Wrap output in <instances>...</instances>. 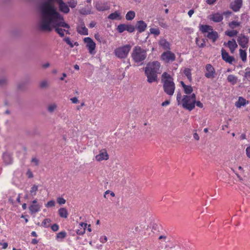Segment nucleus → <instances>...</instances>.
I'll return each mask as SVG.
<instances>
[{
  "mask_svg": "<svg viewBox=\"0 0 250 250\" xmlns=\"http://www.w3.org/2000/svg\"><path fill=\"white\" fill-rule=\"evenodd\" d=\"M70 100L73 104H77L78 102V100L76 97L71 98Z\"/></svg>",
  "mask_w": 250,
  "mask_h": 250,
  "instance_id": "56",
  "label": "nucleus"
},
{
  "mask_svg": "<svg viewBox=\"0 0 250 250\" xmlns=\"http://www.w3.org/2000/svg\"><path fill=\"white\" fill-rule=\"evenodd\" d=\"M223 14L226 16H229L231 14V12L230 11H226L224 12Z\"/></svg>",
  "mask_w": 250,
  "mask_h": 250,
  "instance_id": "64",
  "label": "nucleus"
},
{
  "mask_svg": "<svg viewBox=\"0 0 250 250\" xmlns=\"http://www.w3.org/2000/svg\"><path fill=\"white\" fill-rule=\"evenodd\" d=\"M63 41H65L71 47H74V45L71 42L70 38L69 37L65 38L63 39Z\"/></svg>",
  "mask_w": 250,
  "mask_h": 250,
  "instance_id": "46",
  "label": "nucleus"
},
{
  "mask_svg": "<svg viewBox=\"0 0 250 250\" xmlns=\"http://www.w3.org/2000/svg\"><path fill=\"white\" fill-rule=\"evenodd\" d=\"M208 18L210 20L212 21L215 22H220L223 19L222 14L219 13H216L215 14L210 15L208 17Z\"/></svg>",
  "mask_w": 250,
  "mask_h": 250,
  "instance_id": "17",
  "label": "nucleus"
},
{
  "mask_svg": "<svg viewBox=\"0 0 250 250\" xmlns=\"http://www.w3.org/2000/svg\"><path fill=\"white\" fill-rule=\"evenodd\" d=\"M131 48L130 44L119 47L114 50L115 55L119 59H125L127 57Z\"/></svg>",
  "mask_w": 250,
  "mask_h": 250,
  "instance_id": "8",
  "label": "nucleus"
},
{
  "mask_svg": "<svg viewBox=\"0 0 250 250\" xmlns=\"http://www.w3.org/2000/svg\"><path fill=\"white\" fill-rule=\"evenodd\" d=\"M194 12V11L193 9L190 10L188 12V15L189 16V17H191L192 16V15L193 14Z\"/></svg>",
  "mask_w": 250,
  "mask_h": 250,
  "instance_id": "61",
  "label": "nucleus"
},
{
  "mask_svg": "<svg viewBox=\"0 0 250 250\" xmlns=\"http://www.w3.org/2000/svg\"><path fill=\"white\" fill-rule=\"evenodd\" d=\"M159 24L160 26L164 28H167L168 26L167 25V23L163 21H160L159 22Z\"/></svg>",
  "mask_w": 250,
  "mask_h": 250,
  "instance_id": "50",
  "label": "nucleus"
},
{
  "mask_svg": "<svg viewBox=\"0 0 250 250\" xmlns=\"http://www.w3.org/2000/svg\"><path fill=\"white\" fill-rule=\"evenodd\" d=\"M247 104H248V101H247L243 97H239L238 101L235 103V105L237 107L240 108L242 106L245 105Z\"/></svg>",
  "mask_w": 250,
  "mask_h": 250,
  "instance_id": "25",
  "label": "nucleus"
},
{
  "mask_svg": "<svg viewBox=\"0 0 250 250\" xmlns=\"http://www.w3.org/2000/svg\"><path fill=\"white\" fill-rule=\"evenodd\" d=\"M203 42L202 43H201L200 42V41H199V38H197L196 39V44L199 47H201V48H202V47H204L205 46V40H203Z\"/></svg>",
  "mask_w": 250,
  "mask_h": 250,
  "instance_id": "44",
  "label": "nucleus"
},
{
  "mask_svg": "<svg viewBox=\"0 0 250 250\" xmlns=\"http://www.w3.org/2000/svg\"><path fill=\"white\" fill-rule=\"evenodd\" d=\"M87 224L84 223H81L79 224V229L76 231L78 235H83L85 232V229Z\"/></svg>",
  "mask_w": 250,
  "mask_h": 250,
  "instance_id": "22",
  "label": "nucleus"
},
{
  "mask_svg": "<svg viewBox=\"0 0 250 250\" xmlns=\"http://www.w3.org/2000/svg\"><path fill=\"white\" fill-rule=\"evenodd\" d=\"M150 33L157 36L160 34V31L158 28H151L150 29Z\"/></svg>",
  "mask_w": 250,
  "mask_h": 250,
  "instance_id": "39",
  "label": "nucleus"
},
{
  "mask_svg": "<svg viewBox=\"0 0 250 250\" xmlns=\"http://www.w3.org/2000/svg\"><path fill=\"white\" fill-rule=\"evenodd\" d=\"M42 11V16H40L39 23V26L41 30L50 32L54 29L61 37L64 36V32L69 34L68 30L61 28L69 29L70 26L64 21L63 16L58 11H56L53 7L47 5L43 6Z\"/></svg>",
  "mask_w": 250,
  "mask_h": 250,
  "instance_id": "1",
  "label": "nucleus"
},
{
  "mask_svg": "<svg viewBox=\"0 0 250 250\" xmlns=\"http://www.w3.org/2000/svg\"><path fill=\"white\" fill-rule=\"evenodd\" d=\"M205 76L208 79H213L215 77V70L210 64H207L205 67Z\"/></svg>",
  "mask_w": 250,
  "mask_h": 250,
  "instance_id": "10",
  "label": "nucleus"
},
{
  "mask_svg": "<svg viewBox=\"0 0 250 250\" xmlns=\"http://www.w3.org/2000/svg\"><path fill=\"white\" fill-rule=\"evenodd\" d=\"M41 206L39 204L31 205L29 209L32 214H34L40 210Z\"/></svg>",
  "mask_w": 250,
  "mask_h": 250,
  "instance_id": "24",
  "label": "nucleus"
},
{
  "mask_svg": "<svg viewBox=\"0 0 250 250\" xmlns=\"http://www.w3.org/2000/svg\"><path fill=\"white\" fill-rule=\"evenodd\" d=\"M195 104H196V105L200 108H202L203 107V104L200 102V101H196V102H195Z\"/></svg>",
  "mask_w": 250,
  "mask_h": 250,
  "instance_id": "55",
  "label": "nucleus"
},
{
  "mask_svg": "<svg viewBox=\"0 0 250 250\" xmlns=\"http://www.w3.org/2000/svg\"><path fill=\"white\" fill-rule=\"evenodd\" d=\"M59 214L61 217L66 218L68 216V212L64 208H60L58 210Z\"/></svg>",
  "mask_w": 250,
  "mask_h": 250,
  "instance_id": "29",
  "label": "nucleus"
},
{
  "mask_svg": "<svg viewBox=\"0 0 250 250\" xmlns=\"http://www.w3.org/2000/svg\"><path fill=\"white\" fill-rule=\"evenodd\" d=\"M181 94L178 92L176 98L178 104H182L184 108L189 111H191L194 108L196 100L195 94L193 93L191 95H184L181 100Z\"/></svg>",
  "mask_w": 250,
  "mask_h": 250,
  "instance_id": "3",
  "label": "nucleus"
},
{
  "mask_svg": "<svg viewBox=\"0 0 250 250\" xmlns=\"http://www.w3.org/2000/svg\"><path fill=\"white\" fill-rule=\"evenodd\" d=\"M216 0H207L206 2L209 5H211L214 4Z\"/></svg>",
  "mask_w": 250,
  "mask_h": 250,
  "instance_id": "58",
  "label": "nucleus"
},
{
  "mask_svg": "<svg viewBox=\"0 0 250 250\" xmlns=\"http://www.w3.org/2000/svg\"><path fill=\"white\" fill-rule=\"evenodd\" d=\"M55 203L54 200H51L47 202V203L46 204L45 206L47 208L49 207H52L55 206Z\"/></svg>",
  "mask_w": 250,
  "mask_h": 250,
  "instance_id": "47",
  "label": "nucleus"
},
{
  "mask_svg": "<svg viewBox=\"0 0 250 250\" xmlns=\"http://www.w3.org/2000/svg\"><path fill=\"white\" fill-rule=\"evenodd\" d=\"M200 30L203 33H207V37L213 42H215L219 37L218 33L214 31L211 26L202 25L200 27Z\"/></svg>",
  "mask_w": 250,
  "mask_h": 250,
  "instance_id": "7",
  "label": "nucleus"
},
{
  "mask_svg": "<svg viewBox=\"0 0 250 250\" xmlns=\"http://www.w3.org/2000/svg\"><path fill=\"white\" fill-rule=\"evenodd\" d=\"M225 34L229 37H233L238 34V31L234 30L231 31H226Z\"/></svg>",
  "mask_w": 250,
  "mask_h": 250,
  "instance_id": "38",
  "label": "nucleus"
},
{
  "mask_svg": "<svg viewBox=\"0 0 250 250\" xmlns=\"http://www.w3.org/2000/svg\"><path fill=\"white\" fill-rule=\"evenodd\" d=\"M108 18L110 20H114L117 19H121V14L118 11H115L109 14L108 16Z\"/></svg>",
  "mask_w": 250,
  "mask_h": 250,
  "instance_id": "28",
  "label": "nucleus"
},
{
  "mask_svg": "<svg viewBox=\"0 0 250 250\" xmlns=\"http://www.w3.org/2000/svg\"><path fill=\"white\" fill-rule=\"evenodd\" d=\"M117 30L119 33H123L125 30L129 33H132L135 30V27L131 24H120L117 27Z\"/></svg>",
  "mask_w": 250,
  "mask_h": 250,
  "instance_id": "12",
  "label": "nucleus"
},
{
  "mask_svg": "<svg viewBox=\"0 0 250 250\" xmlns=\"http://www.w3.org/2000/svg\"><path fill=\"white\" fill-rule=\"evenodd\" d=\"M183 89L184 92L188 95L191 94L193 91V88L190 85H187Z\"/></svg>",
  "mask_w": 250,
  "mask_h": 250,
  "instance_id": "34",
  "label": "nucleus"
},
{
  "mask_svg": "<svg viewBox=\"0 0 250 250\" xmlns=\"http://www.w3.org/2000/svg\"><path fill=\"white\" fill-rule=\"evenodd\" d=\"M237 77L233 75H229L227 78V80L232 84H234L237 83Z\"/></svg>",
  "mask_w": 250,
  "mask_h": 250,
  "instance_id": "32",
  "label": "nucleus"
},
{
  "mask_svg": "<svg viewBox=\"0 0 250 250\" xmlns=\"http://www.w3.org/2000/svg\"><path fill=\"white\" fill-rule=\"evenodd\" d=\"M242 0H234L230 3L231 8L235 12L239 10L242 7Z\"/></svg>",
  "mask_w": 250,
  "mask_h": 250,
  "instance_id": "16",
  "label": "nucleus"
},
{
  "mask_svg": "<svg viewBox=\"0 0 250 250\" xmlns=\"http://www.w3.org/2000/svg\"><path fill=\"white\" fill-rule=\"evenodd\" d=\"M66 235V233L64 231H62L59 232L57 234L56 239H62L65 237Z\"/></svg>",
  "mask_w": 250,
  "mask_h": 250,
  "instance_id": "36",
  "label": "nucleus"
},
{
  "mask_svg": "<svg viewBox=\"0 0 250 250\" xmlns=\"http://www.w3.org/2000/svg\"><path fill=\"white\" fill-rule=\"evenodd\" d=\"M159 45L164 49H169V43L165 39L161 38L159 42Z\"/></svg>",
  "mask_w": 250,
  "mask_h": 250,
  "instance_id": "23",
  "label": "nucleus"
},
{
  "mask_svg": "<svg viewBox=\"0 0 250 250\" xmlns=\"http://www.w3.org/2000/svg\"><path fill=\"white\" fill-rule=\"evenodd\" d=\"M249 41V38L244 35L241 34L237 38V42L239 45L242 48H246L247 47Z\"/></svg>",
  "mask_w": 250,
  "mask_h": 250,
  "instance_id": "13",
  "label": "nucleus"
},
{
  "mask_svg": "<svg viewBox=\"0 0 250 250\" xmlns=\"http://www.w3.org/2000/svg\"><path fill=\"white\" fill-rule=\"evenodd\" d=\"M184 73L189 81H191L192 80L191 70L189 68H186L184 70Z\"/></svg>",
  "mask_w": 250,
  "mask_h": 250,
  "instance_id": "33",
  "label": "nucleus"
},
{
  "mask_svg": "<svg viewBox=\"0 0 250 250\" xmlns=\"http://www.w3.org/2000/svg\"><path fill=\"white\" fill-rule=\"evenodd\" d=\"M77 32L82 35H88V30L85 26L84 23H82L77 28Z\"/></svg>",
  "mask_w": 250,
  "mask_h": 250,
  "instance_id": "21",
  "label": "nucleus"
},
{
  "mask_svg": "<svg viewBox=\"0 0 250 250\" xmlns=\"http://www.w3.org/2000/svg\"><path fill=\"white\" fill-rule=\"evenodd\" d=\"M170 104V102L169 101H166L162 103V106H165L168 105Z\"/></svg>",
  "mask_w": 250,
  "mask_h": 250,
  "instance_id": "60",
  "label": "nucleus"
},
{
  "mask_svg": "<svg viewBox=\"0 0 250 250\" xmlns=\"http://www.w3.org/2000/svg\"><path fill=\"white\" fill-rule=\"evenodd\" d=\"M31 162L36 166H38L39 164V161L36 158H32L31 159Z\"/></svg>",
  "mask_w": 250,
  "mask_h": 250,
  "instance_id": "48",
  "label": "nucleus"
},
{
  "mask_svg": "<svg viewBox=\"0 0 250 250\" xmlns=\"http://www.w3.org/2000/svg\"><path fill=\"white\" fill-rule=\"evenodd\" d=\"M57 201L59 205L64 204L66 202L65 200L62 197H58L57 199Z\"/></svg>",
  "mask_w": 250,
  "mask_h": 250,
  "instance_id": "45",
  "label": "nucleus"
},
{
  "mask_svg": "<svg viewBox=\"0 0 250 250\" xmlns=\"http://www.w3.org/2000/svg\"><path fill=\"white\" fill-rule=\"evenodd\" d=\"M54 2H56L58 4L59 10L64 14H67L69 12L70 9L69 6L62 0H45L42 1L40 5L39 10L40 13V16H42V8L44 5H47L48 7H53L56 11H58L54 5Z\"/></svg>",
  "mask_w": 250,
  "mask_h": 250,
  "instance_id": "4",
  "label": "nucleus"
},
{
  "mask_svg": "<svg viewBox=\"0 0 250 250\" xmlns=\"http://www.w3.org/2000/svg\"><path fill=\"white\" fill-rule=\"evenodd\" d=\"M146 27V23L143 21H138L136 24V28L139 33L145 31Z\"/></svg>",
  "mask_w": 250,
  "mask_h": 250,
  "instance_id": "18",
  "label": "nucleus"
},
{
  "mask_svg": "<svg viewBox=\"0 0 250 250\" xmlns=\"http://www.w3.org/2000/svg\"><path fill=\"white\" fill-rule=\"evenodd\" d=\"M193 137L196 140H199V136L198 134L196 132L194 133Z\"/></svg>",
  "mask_w": 250,
  "mask_h": 250,
  "instance_id": "62",
  "label": "nucleus"
},
{
  "mask_svg": "<svg viewBox=\"0 0 250 250\" xmlns=\"http://www.w3.org/2000/svg\"><path fill=\"white\" fill-rule=\"evenodd\" d=\"M0 245L2 246V249H6L8 246V244H7V243H6V242L0 243Z\"/></svg>",
  "mask_w": 250,
  "mask_h": 250,
  "instance_id": "57",
  "label": "nucleus"
},
{
  "mask_svg": "<svg viewBox=\"0 0 250 250\" xmlns=\"http://www.w3.org/2000/svg\"><path fill=\"white\" fill-rule=\"evenodd\" d=\"M240 57L243 62H245L247 61V53L245 50L241 49H239Z\"/></svg>",
  "mask_w": 250,
  "mask_h": 250,
  "instance_id": "31",
  "label": "nucleus"
},
{
  "mask_svg": "<svg viewBox=\"0 0 250 250\" xmlns=\"http://www.w3.org/2000/svg\"><path fill=\"white\" fill-rule=\"evenodd\" d=\"M147 51V49H143L141 46L136 45L132 49L131 57L135 63L142 64L146 58Z\"/></svg>",
  "mask_w": 250,
  "mask_h": 250,
  "instance_id": "5",
  "label": "nucleus"
},
{
  "mask_svg": "<svg viewBox=\"0 0 250 250\" xmlns=\"http://www.w3.org/2000/svg\"><path fill=\"white\" fill-rule=\"evenodd\" d=\"M245 77L247 78H250V68H247L245 69Z\"/></svg>",
  "mask_w": 250,
  "mask_h": 250,
  "instance_id": "49",
  "label": "nucleus"
},
{
  "mask_svg": "<svg viewBox=\"0 0 250 250\" xmlns=\"http://www.w3.org/2000/svg\"><path fill=\"white\" fill-rule=\"evenodd\" d=\"M83 41L86 43V47L87 48L89 53L91 54H94L96 47V43L94 41L89 37L85 38Z\"/></svg>",
  "mask_w": 250,
  "mask_h": 250,
  "instance_id": "11",
  "label": "nucleus"
},
{
  "mask_svg": "<svg viewBox=\"0 0 250 250\" xmlns=\"http://www.w3.org/2000/svg\"><path fill=\"white\" fill-rule=\"evenodd\" d=\"M107 238L106 236H102L100 239V242L102 243H105L107 241Z\"/></svg>",
  "mask_w": 250,
  "mask_h": 250,
  "instance_id": "52",
  "label": "nucleus"
},
{
  "mask_svg": "<svg viewBox=\"0 0 250 250\" xmlns=\"http://www.w3.org/2000/svg\"><path fill=\"white\" fill-rule=\"evenodd\" d=\"M51 229L54 231H56L59 229V226L57 224H55L51 226Z\"/></svg>",
  "mask_w": 250,
  "mask_h": 250,
  "instance_id": "51",
  "label": "nucleus"
},
{
  "mask_svg": "<svg viewBox=\"0 0 250 250\" xmlns=\"http://www.w3.org/2000/svg\"><path fill=\"white\" fill-rule=\"evenodd\" d=\"M96 9L99 11L109 10L110 6L107 2L104 3H97L96 4Z\"/></svg>",
  "mask_w": 250,
  "mask_h": 250,
  "instance_id": "19",
  "label": "nucleus"
},
{
  "mask_svg": "<svg viewBox=\"0 0 250 250\" xmlns=\"http://www.w3.org/2000/svg\"><path fill=\"white\" fill-rule=\"evenodd\" d=\"M161 57V59L167 63L174 61L176 58L175 54L170 51H167L163 53Z\"/></svg>",
  "mask_w": 250,
  "mask_h": 250,
  "instance_id": "9",
  "label": "nucleus"
},
{
  "mask_svg": "<svg viewBox=\"0 0 250 250\" xmlns=\"http://www.w3.org/2000/svg\"><path fill=\"white\" fill-rule=\"evenodd\" d=\"M221 55L223 60L227 62H229L231 64L234 61V58L229 56V53L227 52L224 49H222Z\"/></svg>",
  "mask_w": 250,
  "mask_h": 250,
  "instance_id": "15",
  "label": "nucleus"
},
{
  "mask_svg": "<svg viewBox=\"0 0 250 250\" xmlns=\"http://www.w3.org/2000/svg\"><path fill=\"white\" fill-rule=\"evenodd\" d=\"M7 80L5 77L0 78V86H3L7 84Z\"/></svg>",
  "mask_w": 250,
  "mask_h": 250,
  "instance_id": "43",
  "label": "nucleus"
},
{
  "mask_svg": "<svg viewBox=\"0 0 250 250\" xmlns=\"http://www.w3.org/2000/svg\"><path fill=\"white\" fill-rule=\"evenodd\" d=\"M51 221L50 219H45L42 223V226H43L45 228L49 227Z\"/></svg>",
  "mask_w": 250,
  "mask_h": 250,
  "instance_id": "41",
  "label": "nucleus"
},
{
  "mask_svg": "<svg viewBox=\"0 0 250 250\" xmlns=\"http://www.w3.org/2000/svg\"><path fill=\"white\" fill-rule=\"evenodd\" d=\"M229 25L230 28L234 29V28L240 25V22L237 21H232L229 23Z\"/></svg>",
  "mask_w": 250,
  "mask_h": 250,
  "instance_id": "37",
  "label": "nucleus"
},
{
  "mask_svg": "<svg viewBox=\"0 0 250 250\" xmlns=\"http://www.w3.org/2000/svg\"><path fill=\"white\" fill-rule=\"evenodd\" d=\"M161 72V64L158 61L148 62L145 68V74L149 83L157 81L158 74Z\"/></svg>",
  "mask_w": 250,
  "mask_h": 250,
  "instance_id": "2",
  "label": "nucleus"
},
{
  "mask_svg": "<svg viewBox=\"0 0 250 250\" xmlns=\"http://www.w3.org/2000/svg\"><path fill=\"white\" fill-rule=\"evenodd\" d=\"M162 81L163 82L165 92L169 96H172L175 89L172 78L167 73L164 72L162 75Z\"/></svg>",
  "mask_w": 250,
  "mask_h": 250,
  "instance_id": "6",
  "label": "nucleus"
},
{
  "mask_svg": "<svg viewBox=\"0 0 250 250\" xmlns=\"http://www.w3.org/2000/svg\"><path fill=\"white\" fill-rule=\"evenodd\" d=\"M135 16V12L133 11H129L126 13L125 15V19L127 21H131L134 18Z\"/></svg>",
  "mask_w": 250,
  "mask_h": 250,
  "instance_id": "30",
  "label": "nucleus"
},
{
  "mask_svg": "<svg viewBox=\"0 0 250 250\" xmlns=\"http://www.w3.org/2000/svg\"><path fill=\"white\" fill-rule=\"evenodd\" d=\"M111 191H110L109 190H106L105 192H104V197L105 198H107V195L109 193H110Z\"/></svg>",
  "mask_w": 250,
  "mask_h": 250,
  "instance_id": "63",
  "label": "nucleus"
},
{
  "mask_svg": "<svg viewBox=\"0 0 250 250\" xmlns=\"http://www.w3.org/2000/svg\"><path fill=\"white\" fill-rule=\"evenodd\" d=\"M109 158L108 154L106 150L104 149H102L100 151L99 154L95 156V159L98 162L103 160H107Z\"/></svg>",
  "mask_w": 250,
  "mask_h": 250,
  "instance_id": "14",
  "label": "nucleus"
},
{
  "mask_svg": "<svg viewBox=\"0 0 250 250\" xmlns=\"http://www.w3.org/2000/svg\"><path fill=\"white\" fill-rule=\"evenodd\" d=\"M38 189V187L37 185H33L30 189V192L32 196H35L36 195L37 191Z\"/></svg>",
  "mask_w": 250,
  "mask_h": 250,
  "instance_id": "35",
  "label": "nucleus"
},
{
  "mask_svg": "<svg viewBox=\"0 0 250 250\" xmlns=\"http://www.w3.org/2000/svg\"><path fill=\"white\" fill-rule=\"evenodd\" d=\"M50 64L49 62H46L42 65V67L44 68H48L50 66Z\"/></svg>",
  "mask_w": 250,
  "mask_h": 250,
  "instance_id": "59",
  "label": "nucleus"
},
{
  "mask_svg": "<svg viewBox=\"0 0 250 250\" xmlns=\"http://www.w3.org/2000/svg\"><path fill=\"white\" fill-rule=\"evenodd\" d=\"M48 86V83L47 81L44 80L42 81L40 83V86L42 88H47Z\"/></svg>",
  "mask_w": 250,
  "mask_h": 250,
  "instance_id": "42",
  "label": "nucleus"
},
{
  "mask_svg": "<svg viewBox=\"0 0 250 250\" xmlns=\"http://www.w3.org/2000/svg\"><path fill=\"white\" fill-rule=\"evenodd\" d=\"M224 45H227L231 53H233L235 49L237 47V44L234 39L229 41L227 43L224 42Z\"/></svg>",
  "mask_w": 250,
  "mask_h": 250,
  "instance_id": "20",
  "label": "nucleus"
},
{
  "mask_svg": "<svg viewBox=\"0 0 250 250\" xmlns=\"http://www.w3.org/2000/svg\"><path fill=\"white\" fill-rule=\"evenodd\" d=\"M3 159L6 165H10L13 163L12 156L7 153H4L3 155Z\"/></svg>",
  "mask_w": 250,
  "mask_h": 250,
  "instance_id": "26",
  "label": "nucleus"
},
{
  "mask_svg": "<svg viewBox=\"0 0 250 250\" xmlns=\"http://www.w3.org/2000/svg\"><path fill=\"white\" fill-rule=\"evenodd\" d=\"M68 4L69 7L72 8H74L77 5V0H70L68 1Z\"/></svg>",
  "mask_w": 250,
  "mask_h": 250,
  "instance_id": "40",
  "label": "nucleus"
},
{
  "mask_svg": "<svg viewBox=\"0 0 250 250\" xmlns=\"http://www.w3.org/2000/svg\"><path fill=\"white\" fill-rule=\"evenodd\" d=\"M246 151L247 157L250 158V146L247 147Z\"/></svg>",
  "mask_w": 250,
  "mask_h": 250,
  "instance_id": "54",
  "label": "nucleus"
},
{
  "mask_svg": "<svg viewBox=\"0 0 250 250\" xmlns=\"http://www.w3.org/2000/svg\"><path fill=\"white\" fill-rule=\"evenodd\" d=\"M26 175L29 178H31L33 177V174L32 172H31V171L29 169L28 170V171H27Z\"/></svg>",
  "mask_w": 250,
  "mask_h": 250,
  "instance_id": "53",
  "label": "nucleus"
},
{
  "mask_svg": "<svg viewBox=\"0 0 250 250\" xmlns=\"http://www.w3.org/2000/svg\"><path fill=\"white\" fill-rule=\"evenodd\" d=\"M58 105L56 103H51L47 105V110L50 113H53L57 108Z\"/></svg>",
  "mask_w": 250,
  "mask_h": 250,
  "instance_id": "27",
  "label": "nucleus"
}]
</instances>
